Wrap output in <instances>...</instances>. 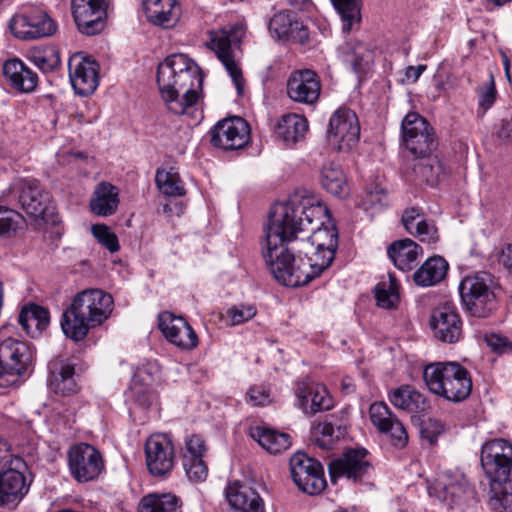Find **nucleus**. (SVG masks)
Segmentation results:
<instances>
[{
  "mask_svg": "<svg viewBox=\"0 0 512 512\" xmlns=\"http://www.w3.org/2000/svg\"><path fill=\"white\" fill-rule=\"evenodd\" d=\"M272 37L282 41L304 44L309 39V29L291 12L276 13L269 22Z\"/></svg>",
  "mask_w": 512,
  "mask_h": 512,
  "instance_id": "obj_25",
  "label": "nucleus"
},
{
  "mask_svg": "<svg viewBox=\"0 0 512 512\" xmlns=\"http://www.w3.org/2000/svg\"><path fill=\"white\" fill-rule=\"evenodd\" d=\"M25 224L24 217L14 209L0 205V236H12Z\"/></svg>",
  "mask_w": 512,
  "mask_h": 512,
  "instance_id": "obj_50",
  "label": "nucleus"
},
{
  "mask_svg": "<svg viewBox=\"0 0 512 512\" xmlns=\"http://www.w3.org/2000/svg\"><path fill=\"white\" fill-rule=\"evenodd\" d=\"M146 465L155 477H165L175 464L174 446L165 434L151 435L145 443Z\"/></svg>",
  "mask_w": 512,
  "mask_h": 512,
  "instance_id": "obj_17",
  "label": "nucleus"
},
{
  "mask_svg": "<svg viewBox=\"0 0 512 512\" xmlns=\"http://www.w3.org/2000/svg\"><path fill=\"white\" fill-rule=\"evenodd\" d=\"M405 147L415 156H427L436 147L433 128L420 114L408 113L401 124Z\"/></svg>",
  "mask_w": 512,
  "mask_h": 512,
  "instance_id": "obj_10",
  "label": "nucleus"
},
{
  "mask_svg": "<svg viewBox=\"0 0 512 512\" xmlns=\"http://www.w3.org/2000/svg\"><path fill=\"white\" fill-rule=\"evenodd\" d=\"M330 223L329 210L320 200L293 196L272 207L264 227L265 245L290 243L297 239L299 232Z\"/></svg>",
  "mask_w": 512,
  "mask_h": 512,
  "instance_id": "obj_1",
  "label": "nucleus"
},
{
  "mask_svg": "<svg viewBox=\"0 0 512 512\" xmlns=\"http://www.w3.org/2000/svg\"><path fill=\"white\" fill-rule=\"evenodd\" d=\"M499 262L512 273V244H507L502 248Z\"/></svg>",
  "mask_w": 512,
  "mask_h": 512,
  "instance_id": "obj_64",
  "label": "nucleus"
},
{
  "mask_svg": "<svg viewBox=\"0 0 512 512\" xmlns=\"http://www.w3.org/2000/svg\"><path fill=\"white\" fill-rule=\"evenodd\" d=\"M91 231L97 241L111 253H115L120 249L116 234L112 232L108 226L96 224L92 226Z\"/></svg>",
  "mask_w": 512,
  "mask_h": 512,
  "instance_id": "obj_54",
  "label": "nucleus"
},
{
  "mask_svg": "<svg viewBox=\"0 0 512 512\" xmlns=\"http://www.w3.org/2000/svg\"><path fill=\"white\" fill-rule=\"evenodd\" d=\"M15 193L21 208L30 217L46 220L53 213L50 194L37 179L18 180Z\"/></svg>",
  "mask_w": 512,
  "mask_h": 512,
  "instance_id": "obj_12",
  "label": "nucleus"
},
{
  "mask_svg": "<svg viewBox=\"0 0 512 512\" xmlns=\"http://www.w3.org/2000/svg\"><path fill=\"white\" fill-rule=\"evenodd\" d=\"M159 328L169 342L183 350H191L198 344L196 333L182 317L165 312L159 316Z\"/></svg>",
  "mask_w": 512,
  "mask_h": 512,
  "instance_id": "obj_24",
  "label": "nucleus"
},
{
  "mask_svg": "<svg viewBox=\"0 0 512 512\" xmlns=\"http://www.w3.org/2000/svg\"><path fill=\"white\" fill-rule=\"evenodd\" d=\"M395 267L406 272L417 265L418 257L423 253L421 246L409 238L394 241L387 250Z\"/></svg>",
  "mask_w": 512,
  "mask_h": 512,
  "instance_id": "obj_32",
  "label": "nucleus"
},
{
  "mask_svg": "<svg viewBox=\"0 0 512 512\" xmlns=\"http://www.w3.org/2000/svg\"><path fill=\"white\" fill-rule=\"evenodd\" d=\"M331 2L341 16L342 31L349 33L361 20L360 0H331Z\"/></svg>",
  "mask_w": 512,
  "mask_h": 512,
  "instance_id": "obj_46",
  "label": "nucleus"
},
{
  "mask_svg": "<svg viewBox=\"0 0 512 512\" xmlns=\"http://www.w3.org/2000/svg\"><path fill=\"white\" fill-rule=\"evenodd\" d=\"M181 505V499L174 494L151 493L140 500L138 512H181Z\"/></svg>",
  "mask_w": 512,
  "mask_h": 512,
  "instance_id": "obj_41",
  "label": "nucleus"
},
{
  "mask_svg": "<svg viewBox=\"0 0 512 512\" xmlns=\"http://www.w3.org/2000/svg\"><path fill=\"white\" fill-rule=\"evenodd\" d=\"M226 497L229 504L242 512H264L265 506L262 498L253 488L234 482L228 485Z\"/></svg>",
  "mask_w": 512,
  "mask_h": 512,
  "instance_id": "obj_30",
  "label": "nucleus"
},
{
  "mask_svg": "<svg viewBox=\"0 0 512 512\" xmlns=\"http://www.w3.org/2000/svg\"><path fill=\"white\" fill-rule=\"evenodd\" d=\"M424 214L420 208L411 207L407 208L402 214V224L408 233H412L415 227L420 224L424 225Z\"/></svg>",
  "mask_w": 512,
  "mask_h": 512,
  "instance_id": "obj_57",
  "label": "nucleus"
},
{
  "mask_svg": "<svg viewBox=\"0 0 512 512\" xmlns=\"http://www.w3.org/2000/svg\"><path fill=\"white\" fill-rule=\"evenodd\" d=\"M13 462L9 444L0 437V469H4ZM15 462L20 463V458H15Z\"/></svg>",
  "mask_w": 512,
  "mask_h": 512,
  "instance_id": "obj_62",
  "label": "nucleus"
},
{
  "mask_svg": "<svg viewBox=\"0 0 512 512\" xmlns=\"http://www.w3.org/2000/svg\"><path fill=\"white\" fill-rule=\"evenodd\" d=\"M285 244L265 245L263 257L274 278L289 287L306 285L327 269L335 256L334 250L314 248L306 259Z\"/></svg>",
  "mask_w": 512,
  "mask_h": 512,
  "instance_id": "obj_3",
  "label": "nucleus"
},
{
  "mask_svg": "<svg viewBox=\"0 0 512 512\" xmlns=\"http://www.w3.org/2000/svg\"><path fill=\"white\" fill-rule=\"evenodd\" d=\"M427 489L430 497L436 498L450 508L474 495V489L469 480L458 471H445L438 474L428 482Z\"/></svg>",
  "mask_w": 512,
  "mask_h": 512,
  "instance_id": "obj_7",
  "label": "nucleus"
},
{
  "mask_svg": "<svg viewBox=\"0 0 512 512\" xmlns=\"http://www.w3.org/2000/svg\"><path fill=\"white\" fill-rule=\"evenodd\" d=\"M413 164V173L417 180L429 185H435L443 174V165L435 156H416Z\"/></svg>",
  "mask_w": 512,
  "mask_h": 512,
  "instance_id": "obj_44",
  "label": "nucleus"
},
{
  "mask_svg": "<svg viewBox=\"0 0 512 512\" xmlns=\"http://www.w3.org/2000/svg\"><path fill=\"white\" fill-rule=\"evenodd\" d=\"M250 436L270 454H280L290 448L291 436L266 426L250 428Z\"/></svg>",
  "mask_w": 512,
  "mask_h": 512,
  "instance_id": "obj_34",
  "label": "nucleus"
},
{
  "mask_svg": "<svg viewBox=\"0 0 512 512\" xmlns=\"http://www.w3.org/2000/svg\"><path fill=\"white\" fill-rule=\"evenodd\" d=\"M257 313V309L253 304L234 305L226 311V322L231 326L243 324L252 319Z\"/></svg>",
  "mask_w": 512,
  "mask_h": 512,
  "instance_id": "obj_53",
  "label": "nucleus"
},
{
  "mask_svg": "<svg viewBox=\"0 0 512 512\" xmlns=\"http://www.w3.org/2000/svg\"><path fill=\"white\" fill-rule=\"evenodd\" d=\"M113 298L103 290L92 288L76 294L61 318L63 333L74 341L83 340L90 328L103 323L111 314Z\"/></svg>",
  "mask_w": 512,
  "mask_h": 512,
  "instance_id": "obj_4",
  "label": "nucleus"
},
{
  "mask_svg": "<svg viewBox=\"0 0 512 512\" xmlns=\"http://www.w3.org/2000/svg\"><path fill=\"white\" fill-rule=\"evenodd\" d=\"M489 507L494 512H512V492L507 483L490 482Z\"/></svg>",
  "mask_w": 512,
  "mask_h": 512,
  "instance_id": "obj_47",
  "label": "nucleus"
},
{
  "mask_svg": "<svg viewBox=\"0 0 512 512\" xmlns=\"http://www.w3.org/2000/svg\"><path fill=\"white\" fill-rule=\"evenodd\" d=\"M209 47L215 52L217 58L222 62L225 69L232 78L238 93L243 89L242 71L232 56L231 41L225 31L215 32L211 35Z\"/></svg>",
  "mask_w": 512,
  "mask_h": 512,
  "instance_id": "obj_28",
  "label": "nucleus"
},
{
  "mask_svg": "<svg viewBox=\"0 0 512 512\" xmlns=\"http://www.w3.org/2000/svg\"><path fill=\"white\" fill-rule=\"evenodd\" d=\"M307 393L313 394L309 414H316L332 408V399L324 386L316 383L312 385V390H308Z\"/></svg>",
  "mask_w": 512,
  "mask_h": 512,
  "instance_id": "obj_52",
  "label": "nucleus"
},
{
  "mask_svg": "<svg viewBox=\"0 0 512 512\" xmlns=\"http://www.w3.org/2000/svg\"><path fill=\"white\" fill-rule=\"evenodd\" d=\"M28 59L43 73L55 71L61 63L60 52L56 46H35L28 51Z\"/></svg>",
  "mask_w": 512,
  "mask_h": 512,
  "instance_id": "obj_43",
  "label": "nucleus"
},
{
  "mask_svg": "<svg viewBox=\"0 0 512 512\" xmlns=\"http://www.w3.org/2000/svg\"><path fill=\"white\" fill-rule=\"evenodd\" d=\"M388 399L394 407L411 414H422L430 407L427 398L411 385L391 389Z\"/></svg>",
  "mask_w": 512,
  "mask_h": 512,
  "instance_id": "obj_29",
  "label": "nucleus"
},
{
  "mask_svg": "<svg viewBox=\"0 0 512 512\" xmlns=\"http://www.w3.org/2000/svg\"><path fill=\"white\" fill-rule=\"evenodd\" d=\"M51 377L49 386L57 394L70 395L76 392L74 364L54 362L50 365Z\"/></svg>",
  "mask_w": 512,
  "mask_h": 512,
  "instance_id": "obj_39",
  "label": "nucleus"
},
{
  "mask_svg": "<svg viewBox=\"0 0 512 512\" xmlns=\"http://www.w3.org/2000/svg\"><path fill=\"white\" fill-rule=\"evenodd\" d=\"M183 467L190 481L198 483L206 480L208 467L203 458L182 457Z\"/></svg>",
  "mask_w": 512,
  "mask_h": 512,
  "instance_id": "obj_51",
  "label": "nucleus"
},
{
  "mask_svg": "<svg viewBox=\"0 0 512 512\" xmlns=\"http://www.w3.org/2000/svg\"><path fill=\"white\" fill-rule=\"evenodd\" d=\"M423 379L431 393L450 402H461L471 394L470 373L457 362L430 363L424 368Z\"/></svg>",
  "mask_w": 512,
  "mask_h": 512,
  "instance_id": "obj_5",
  "label": "nucleus"
},
{
  "mask_svg": "<svg viewBox=\"0 0 512 512\" xmlns=\"http://www.w3.org/2000/svg\"><path fill=\"white\" fill-rule=\"evenodd\" d=\"M339 52L357 74L365 72L372 62V52L361 42L349 41L339 47Z\"/></svg>",
  "mask_w": 512,
  "mask_h": 512,
  "instance_id": "obj_40",
  "label": "nucleus"
},
{
  "mask_svg": "<svg viewBox=\"0 0 512 512\" xmlns=\"http://www.w3.org/2000/svg\"><path fill=\"white\" fill-rule=\"evenodd\" d=\"M147 20L159 27H174L181 17V7L177 0H143Z\"/></svg>",
  "mask_w": 512,
  "mask_h": 512,
  "instance_id": "obj_27",
  "label": "nucleus"
},
{
  "mask_svg": "<svg viewBox=\"0 0 512 512\" xmlns=\"http://www.w3.org/2000/svg\"><path fill=\"white\" fill-rule=\"evenodd\" d=\"M497 91L493 76L490 75V81L487 85L478 89L479 106L483 111L488 110L492 107L496 100Z\"/></svg>",
  "mask_w": 512,
  "mask_h": 512,
  "instance_id": "obj_58",
  "label": "nucleus"
},
{
  "mask_svg": "<svg viewBox=\"0 0 512 512\" xmlns=\"http://www.w3.org/2000/svg\"><path fill=\"white\" fill-rule=\"evenodd\" d=\"M320 92V79L313 70H297L288 78L287 95L294 102L312 105L319 99Z\"/></svg>",
  "mask_w": 512,
  "mask_h": 512,
  "instance_id": "obj_22",
  "label": "nucleus"
},
{
  "mask_svg": "<svg viewBox=\"0 0 512 512\" xmlns=\"http://www.w3.org/2000/svg\"><path fill=\"white\" fill-rule=\"evenodd\" d=\"M108 0H71V13L80 33L93 36L105 27Z\"/></svg>",
  "mask_w": 512,
  "mask_h": 512,
  "instance_id": "obj_14",
  "label": "nucleus"
},
{
  "mask_svg": "<svg viewBox=\"0 0 512 512\" xmlns=\"http://www.w3.org/2000/svg\"><path fill=\"white\" fill-rule=\"evenodd\" d=\"M206 453V445L203 438L197 434H192L185 439V451L183 457L203 458Z\"/></svg>",
  "mask_w": 512,
  "mask_h": 512,
  "instance_id": "obj_55",
  "label": "nucleus"
},
{
  "mask_svg": "<svg viewBox=\"0 0 512 512\" xmlns=\"http://www.w3.org/2000/svg\"><path fill=\"white\" fill-rule=\"evenodd\" d=\"M119 203V189L109 182L102 181L95 186L90 209L97 216L107 217L116 213Z\"/></svg>",
  "mask_w": 512,
  "mask_h": 512,
  "instance_id": "obj_31",
  "label": "nucleus"
},
{
  "mask_svg": "<svg viewBox=\"0 0 512 512\" xmlns=\"http://www.w3.org/2000/svg\"><path fill=\"white\" fill-rule=\"evenodd\" d=\"M155 182L165 195L183 196L185 194L182 181L176 173L157 170Z\"/></svg>",
  "mask_w": 512,
  "mask_h": 512,
  "instance_id": "obj_49",
  "label": "nucleus"
},
{
  "mask_svg": "<svg viewBox=\"0 0 512 512\" xmlns=\"http://www.w3.org/2000/svg\"><path fill=\"white\" fill-rule=\"evenodd\" d=\"M345 434V427L334 426L328 421L317 424L312 430L314 442L323 449H331L334 443L344 437Z\"/></svg>",
  "mask_w": 512,
  "mask_h": 512,
  "instance_id": "obj_45",
  "label": "nucleus"
},
{
  "mask_svg": "<svg viewBox=\"0 0 512 512\" xmlns=\"http://www.w3.org/2000/svg\"><path fill=\"white\" fill-rule=\"evenodd\" d=\"M34 350L27 342L7 338L0 343V363L12 379L18 381L32 365Z\"/></svg>",
  "mask_w": 512,
  "mask_h": 512,
  "instance_id": "obj_18",
  "label": "nucleus"
},
{
  "mask_svg": "<svg viewBox=\"0 0 512 512\" xmlns=\"http://www.w3.org/2000/svg\"><path fill=\"white\" fill-rule=\"evenodd\" d=\"M430 326L434 337L443 343H456L462 336L461 318L455 307L448 303L433 310Z\"/></svg>",
  "mask_w": 512,
  "mask_h": 512,
  "instance_id": "obj_21",
  "label": "nucleus"
},
{
  "mask_svg": "<svg viewBox=\"0 0 512 512\" xmlns=\"http://www.w3.org/2000/svg\"><path fill=\"white\" fill-rule=\"evenodd\" d=\"M203 78L197 64L184 54H174L160 63L157 84L167 109L176 114L190 113L197 101Z\"/></svg>",
  "mask_w": 512,
  "mask_h": 512,
  "instance_id": "obj_2",
  "label": "nucleus"
},
{
  "mask_svg": "<svg viewBox=\"0 0 512 512\" xmlns=\"http://www.w3.org/2000/svg\"><path fill=\"white\" fill-rule=\"evenodd\" d=\"M367 456L368 451L364 448H350L340 457L330 461L328 471L332 483H336L340 477L353 482L361 481L372 468Z\"/></svg>",
  "mask_w": 512,
  "mask_h": 512,
  "instance_id": "obj_15",
  "label": "nucleus"
},
{
  "mask_svg": "<svg viewBox=\"0 0 512 512\" xmlns=\"http://www.w3.org/2000/svg\"><path fill=\"white\" fill-rule=\"evenodd\" d=\"M290 472L297 487L308 495L321 493L327 485L322 464L305 453L292 455Z\"/></svg>",
  "mask_w": 512,
  "mask_h": 512,
  "instance_id": "obj_11",
  "label": "nucleus"
},
{
  "mask_svg": "<svg viewBox=\"0 0 512 512\" xmlns=\"http://www.w3.org/2000/svg\"><path fill=\"white\" fill-rule=\"evenodd\" d=\"M311 235L306 239L293 240L291 250L299 255L308 256L314 248L323 250L336 251L338 246V232L334 224L324 225L320 227H311L309 230Z\"/></svg>",
  "mask_w": 512,
  "mask_h": 512,
  "instance_id": "obj_26",
  "label": "nucleus"
},
{
  "mask_svg": "<svg viewBox=\"0 0 512 512\" xmlns=\"http://www.w3.org/2000/svg\"><path fill=\"white\" fill-rule=\"evenodd\" d=\"M250 402L255 406L265 405L269 401L268 393L260 387H252L247 393Z\"/></svg>",
  "mask_w": 512,
  "mask_h": 512,
  "instance_id": "obj_63",
  "label": "nucleus"
},
{
  "mask_svg": "<svg viewBox=\"0 0 512 512\" xmlns=\"http://www.w3.org/2000/svg\"><path fill=\"white\" fill-rule=\"evenodd\" d=\"M372 424L379 432L388 435L395 447H404L408 442V434L402 422L384 402H375L369 408Z\"/></svg>",
  "mask_w": 512,
  "mask_h": 512,
  "instance_id": "obj_23",
  "label": "nucleus"
},
{
  "mask_svg": "<svg viewBox=\"0 0 512 512\" xmlns=\"http://www.w3.org/2000/svg\"><path fill=\"white\" fill-rule=\"evenodd\" d=\"M11 33L21 40H35L49 37L56 32L54 20L45 12L16 14L9 21Z\"/></svg>",
  "mask_w": 512,
  "mask_h": 512,
  "instance_id": "obj_16",
  "label": "nucleus"
},
{
  "mask_svg": "<svg viewBox=\"0 0 512 512\" xmlns=\"http://www.w3.org/2000/svg\"><path fill=\"white\" fill-rule=\"evenodd\" d=\"M3 73L11 85L21 92H32L38 83V76L26 67L19 59H11L4 63Z\"/></svg>",
  "mask_w": 512,
  "mask_h": 512,
  "instance_id": "obj_35",
  "label": "nucleus"
},
{
  "mask_svg": "<svg viewBox=\"0 0 512 512\" xmlns=\"http://www.w3.org/2000/svg\"><path fill=\"white\" fill-rule=\"evenodd\" d=\"M18 322L27 334L36 337L48 327L49 312L39 305L29 304L21 309Z\"/></svg>",
  "mask_w": 512,
  "mask_h": 512,
  "instance_id": "obj_37",
  "label": "nucleus"
},
{
  "mask_svg": "<svg viewBox=\"0 0 512 512\" xmlns=\"http://www.w3.org/2000/svg\"><path fill=\"white\" fill-rule=\"evenodd\" d=\"M480 461L490 482L507 483L512 468V444L505 439L486 442L481 449Z\"/></svg>",
  "mask_w": 512,
  "mask_h": 512,
  "instance_id": "obj_9",
  "label": "nucleus"
},
{
  "mask_svg": "<svg viewBox=\"0 0 512 512\" xmlns=\"http://www.w3.org/2000/svg\"><path fill=\"white\" fill-rule=\"evenodd\" d=\"M375 298L377 305L384 309H391L399 301V292L396 279L389 275L388 281H382L375 287Z\"/></svg>",
  "mask_w": 512,
  "mask_h": 512,
  "instance_id": "obj_48",
  "label": "nucleus"
},
{
  "mask_svg": "<svg viewBox=\"0 0 512 512\" xmlns=\"http://www.w3.org/2000/svg\"><path fill=\"white\" fill-rule=\"evenodd\" d=\"M411 235L417 237L421 242L424 243H436L439 239L437 228L432 222L424 220V225L420 224L414 228Z\"/></svg>",
  "mask_w": 512,
  "mask_h": 512,
  "instance_id": "obj_59",
  "label": "nucleus"
},
{
  "mask_svg": "<svg viewBox=\"0 0 512 512\" xmlns=\"http://www.w3.org/2000/svg\"><path fill=\"white\" fill-rule=\"evenodd\" d=\"M447 270V261L441 256H433L414 272L413 280L418 286H433L444 279Z\"/></svg>",
  "mask_w": 512,
  "mask_h": 512,
  "instance_id": "obj_36",
  "label": "nucleus"
},
{
  "mask_svg": "<svg viewBox=\"0 0 512 512\" xmlns=\"http://www.w3.org/2000/svg\"><path fill=\"white\" fill-rule=\"evenodd\" d=\"M316 383L310 381H301L297 383L295 395L296 405L302 409L306 414H309L311 398L313 394L307 393L308 390H312V385Z\"/></svg>",
  "mask_w": 512,
  "mask_h": 512,
  "instance_id": "obj_56",
  "label": "nucleus"
},
{
  "mask_svg": "<svg viewBox=\"0 0 512 512\" xmlns=\"http://www.w3.org/2000/svg\"><path fill=\"white\" fill-rule=\"evenodd\" d=\"M485 341L493 351L498 353H504L508 350H512V344L501 335L490 334L485 336Z\"/></svg>",
  "mask_w": 512,
  "mask_h": 512,
  "instance_id": "obj_61",
  "label": "nucleus"
},
{
  "mask_svg": "<svg viewBox=\"0 0 512 512\" xmlns=\"http://www.w3.org/2000/svg\"><path fill=\"white\" fill-rule=\"evenodd\" d=\"M68 468L72 478L78 483L98 479L105 468L102 454L88 443L71 446L67 452Z\"/></svg>",
  "mask_w": 512,
  "mask_h": 512,
  "instance_id": "obj_8",
  "label": "nucleus"
},
{
  "mask_svg": "<svg viewBox=\"0 0 512 512\" xmlns=\"http://www.w3.org/2000/svg\"><path fill=\"white\" fill-rule=\"evenodd\" d=\"M98 67L95 60L84 57L81 53H76L69 58V78L76 94L89 96L96 90Z\"/></svg>",
  "mask_w": 512,
  "mask_h": 512,
  "instance_id": "obj_20",
  "label": "nucleus"
},
{
  "mask_svg": "<svg viewBox=\"0 0 512 512\" xmlns=\"http://www.w3.org/2000/svg\"><path fill=\"white\" fill-rule=\"evenodd\" d=\"M494 278L488 272H479L465 277L459 292L462 302L472 316L487 317L496 309Z\"/></svg>",
  "mask_w": 512,
  "mask_h": 512,
  "instance_id": "obj_6",
  "label": "nucleus"
},
{
  "mask_svg": "<svg viewBox=\"0 0 512 512\" xmlns=\"http://www.w3.org/2000/svg\"><path fill=\"white\" fill-rule=\"evenodd\" d=\"M308 131V121L298 114L284 115L278 122L275 133L287 145H292L304 138Z\"/></svg>",
  "mask_w": 512,
  "mask_h": 512,
  "instance_id": "obj_38",
  "label": "nucleus"
},
{
  "mask_svg": "<svg viewBox=\"0 0 512 512\" xmlns=\"http://www.w3.org/2000/svg\"><path fill=\"white\" fill-rule=\"evenodd\" d=\"M210 134L211 144L224 150L241 149L250 139L249 126L241 117H232L219 121Z\"/></svg>",
  "mask_w": 512,
  "mask_h": 512,
  "instance_id": "obj_19",
  "label": "nucleus"
},
{
  "mask_svg": "<svg viewBox=\"0 0 512 512\" xmlns=\"http://www.w3.org/2000/svg\"><path fill=\"white\" fill-rule=\"evenodd\" d=\"M443 431V425L441 422L433 419H429L422 425L421 436L426 439L429 444L433 445L437 442L438 436Z\"/></svg>",
  "mask_w": 512,
  "mask_h": 512,
  "instance_id": "obj_60",
  "label": "nucleus"
},
{
  "mask_svg": "<svg viewBox=\"0 0 512 512\" xmlns=\"http://www.w3.org/2000/svg\"><path fill=\"white\" fill-rule=\"evenodd\" d=\"M360 126L356 113L349 108L337 109L330 118L329 144L337 151H349L359 140Z\"/></svg>",
  "mask_w": 512,
  "mask_h": 512,
  "instance_id": "obj_13",
  "label": "nucleus"
},
{
  "mask_svg": "<svg viewBox=\"0 0 512 512\" xmlns=\"http://www.w3.org/2000/svg\"><path fill=\"white\" fill-rule=\"evenodd\" d=\"M27 491L26 479L16 468L0 472V503L9 504L19 501Z\"/></svg>",
  "mask_w": 512,
  "mask_h": 512,
  "instance_id": "obj_33",
  "label": "nucleus"
},
{
  "mask_svg": "<svg viewBox=\"0 0 512 512\" xmlns=\"http://www.w3.org/2000/svg\"><path fill=\"white\" fill-rule=\"evenodd\" d=\"M321 184L332 195L343 197L348 194L346 176L339 165L329 162L321 169Z\"/></svg>",
  "mask_w": 512,
  "mask_h": 512,
  "instance_id": "obj_42",
  "label": "nucleus"
}]
</instances>
